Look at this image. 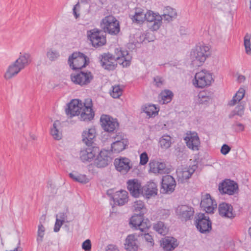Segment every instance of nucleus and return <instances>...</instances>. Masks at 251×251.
Masks as SVG:
<instances>
[{
	"mask_svg": "<svg viewBox=\"0 0 251 251\" xmlns=\"http://www.w3.org/2000/svg\"><path fill=\"white\" fill-rule=\"evenodd\" d=\"M31 61L30 55L25 53L21 54L19 57L9 66L4 75L6 79H10L16 76L22 70L24 69Z\"/></svg>",
	"mask_w": 251,
	"mask_h": 251,
	"instance_id": "f257e3e1",
	"label": "nucleus"
},
{
	"mask_svg": "<svg viewBox=\"0 0 251 251\" xmlns=\"http://www.w3.org/2000/svg\"><path fill=\"white\" fill-rule=\"evenodd\" d=\"M209 48L206 46H197L190 53L191 64L194 67H199L205 61L208 56Z\"/></svg>",
	"mask_w": 251,
	"mask_h": 251,
	"instance_id": "f03ea898",
	"label": "nucleus"
},
{
	"mask_svg": "<svg viewBox=\"0 0 251 251\" xmlns=\"http://www.w3.org/2000/svg\"><path fill=\"white\" fill-rule=\"evenodd\" d=\"M100 26L104 32L110 35H117L120 31L119 22L112 15H108L103 18L100 22Z\"/></svg>",
	"mask_w": 251,
	"mask_h": 251,
	"instance_id": "7ed1b4c3",
	"label": "nucleus"
},
{
	"mask_svg": "<svg viewBox=\"0 0 251 251\" xmlns=\"http://www.w3.org/2000/svg\"><path fill=\"white\" fill-rule=\"evenodd\" d=\"M68 63L73 70L80 71L89 64V58L80 52H74L69 56Z\"/></svg>",
	"mask_w": 251,
	"mask_h": 251,
	"instance_id": "20e7f679",
	"label": "nucleus"
},
{
	"mask_svg": "<svg viewBox=\"0 0 251 251\" xmlns=\"http://www.w3.org/2000/svg\"><path fill=\"white\" fill-rule=\"evenodd\" d=\"M212 81H214V79L212 74L203 70L196 74L193 83L195 87L202 88L210 86Z\"/></svg>",
	"mask_w": 251,
	"mask_h": 251,
	"instance_id": "39448f33",
	"label": "nucleus"
},
{
	"mask_svg": "<svg viewBox=\"0 0 251 251\" xmlns=\"http://www.w3.org/2000/svg\"><path fill=\"white\" fill-rule=\"evenodd\" d=\"M93 78L92 74L88 71L78 70L71 75V79L72 82L81 86L89 84Z\"/></svg>",
	"mask_w": 251,
	"mask_h": 251,
	"instance_id": "423d86ee",
	"label": "nucleus"
},
{
	"mask_svg": "<svg viewBox=\"0 0 251 251\" xmlns=\"http://www.w3.org/2000/svg\"><path fill=\"white\" fill-rule=\"evenodd\" d=\"M101 66L105 70H113L117 65L119 57L117 53L113 55L110 53H104L99 57Z\"/></svg>",
	"mask_w": 251,
	"mask_h": 251,
	"instance_id": "0eeeda50",
	"label": "nucleus"
},
{
	"mask_svg": "<svg viewBox=\"0 0 251 251\" xmlns=\"http://www.w3.org/2000/svg\"><path fill=\"white\" fill-rule=\"evenodd\" d=\"M87 35L92 46L95 48L101 47L106 43V37L102 34L101 30L94 28L88 30Z\"/></svg>",
	"mask_w": 251,
	"mask_h": 251,
	"instance_id": "6e6552de",
	"label": "nucleus"
},
{
	"mask_svg": "<svg viewBox=\"0 0 251 251\" xmlns=\"http://www.w3.org/2000/svg\"><path fill=\"white\" fill-rule=\"evenodd\" d=\"M145 20L148 23V27L151 31H157L162 25V17L158 13L149 10L145 13Z\"/></svg>",
	"mask_w": 251,
	"mask_h": 251,
	"instance_id": "1a4fd4ad",
	"label": "nucleus"
},
{
	"mask_svg": "<svg viewBox=\"0 0 251 251\" xmlns=\"http://www.w3.org/2000/svg\"><path fill=\"white\" fill-rule=\"evenodd\" d=\"M196 225L201 233H208L212 229V223L208 216L203 213H199L196 217Z\"/></svg>",
	"mask_w": 251,
	"mask_h": 251,
	"instance_id": "9d476101",
	"label": "nucleus"
},
{
	"mask_svg": "<svg viewBox=\"0 0 251 251\" xmlns=\"http://www.w3.org/2000/svg\"><path fill=\"white\" fill-rule=\"evenodd\" d=\"M178 218L182 222H186L192 219L194 214V208L187 204L178 205L176 209Z\"/></svg>",
	"mask_w": 251,
	"mask_h": 251,
	"instance_id": "9b49d317",
	"label": "nucleus"
},
{
	"mask_svg": "<svg viewBox=\"0 0 251 251\" xmlns=\"http://www.w3.org/2000/svg\"><path fill=\"white\" fill-rule=\"evenodd\" d=\"M102 128L107 132H113L119 127V123L116 119L107 115H102L100 119Z\"/></svg>",
	"mask_w": 251,
	"mask_h": 251,
	"instance_id": "f8f14e48",
	"label": "nucleus"
},
{
	"mask_svg": "<svg viewBox=\"0 0 251 251\" xmlns=\"http://www.w3.org/2000/svg\"><path fill=\"white\" fill-rule=\"evenodd\" d=\"M91 99H88L83 103L82 107L80 111L79 119L81 121H90L93 119L95 113L92 109Z\"/></svg>",
	"mask_w": 251,
	"mask_h": 251,
	"instance_id": "ddd939ff",
	"label": "nucleus"
},
{
	"mask_svg": "<svg viewBox=\"0 0 251 251\" xmlns=\"http://www.w3.org/2000/svg\"><path fill=\"white\" fill-rule=\"evenodd\" d=\"M176 186V182L173 176L167 175L162 177L160 189L162 193H172L175 190Z\"/></svg>",
	"mask_w": 251,
	"mask_h": 251,
	"instance_id": "4468645a",
	"label": "nucleus"
},
{
	"mask_svg": "<svg viewBox=\"0 0 251 251\" xmlns=\"http://www.w3.org/2000/svg\"><path fill=\"white\" fill-rule=\"evenodd\" d=\"M238 185L233 180L226 179L219 185V190L222 194L233 195L238 189Z\"/></svg>",
	"mask_w": 251,
	"mask_h": 251,
	"instance_id": "2eb2a0df",
	"label": "nucleus"
},
{
	"mask_svg": "<svg viewBox=\"0 0 251 251\" xmlns=\"http://www.w3.org/2000/svg\"><path fill=\"white\" fill-rule=\"evenodd\" d=\"M83 103L78 100H73L67 105L65 112L68 116L72 117L79 116L82 107Z\"/></svg>",
	"mask_w": 251,
	"mask_h": 251,
	"instance_id": "dca6fc26",
	"label": "nucleus"
},
{
	"mask_svg": "<svg viewBox=\"0 0 251 251\" xmlns=\"http://www.w3.org/2000/svg\"><path fill=\"white\" fill-rule=\"evenodd\" d=\"M100 149L96 146L88 147L80 151V158L83 162L91 161L99 152Z\"/></svg>",
	"mask_w": 251,
	"mask_h": 251,
	"instance_id": "f3484780",
	"label": "nucleus"
},
{
	"mask_svg": "<svg viewBox=\"0 0 251 251\" xmlns=\"http://www.w3.org/2000/svg\"><path fill=\"white\" fill-rule=\"evenodd\" d=\"M114 163L116 170L123 175L127 174L132 167L131 161L126 157L116 158Z\"/></svg>",
	"mask_w": 251,
	"mask_h": 251,
	"instance_id": "a211bd4d",
	"label": "nucleus"
},
{
	"mask_svg": "<svg viewBox=\"0 0 251 251\" xmlns=\"http://www.w3.org/2000/svg\"><path fill=\"white\" fill-rule=\"evenodd\" d=\"M201 207L203 208L207 213H213L217 208V203L214 200L212 199L209 194H206L201 198Z\"/></svg>",
	"mask_w": 251,
	"mask_h": 251,
	"instance_id": "6ab92c4d",
	"label": "nucleus"
},
{
	"mask_svg": "<svg viewBox=\"0 0 251 251\" xmlns=\"http://www.w3.org/2000/svg\"><path fill=\"white\" fill-rule=\"evenodd\" d=\"M96 132L94 128L84 130L82 133V142L88 147L96 146L95 141Z\"/></svg>",
	"mask_w": 251,
	"mask_h": 251,
	"instance_id": "aec40b11",
	"label": "nucleus"
},
{
	"mask_svg": "<svg viewBox=\"0 0 251 251\" xmlns=\"http://www.w3.org/2000/svg\"><path fill=\"white\" fill-rule=\"evenodd\" d=\"M127 185V189L132 196L137 198L142 195L141 184L137 179L128 180Z\"/></svg>",
	"mask_w": 251,
	"mask_h": 251,
	"instance_id": "412c9836",
	"label": "nucleus"
},
{
	"mask_svg": "<svg viewBox=\"0 0 251 251\" xmlns=\"http://www.w3.org/2000/svg\"><path fill=\"white\" fill-rule=\"evenodd\" d=\"M157 184L153 181H149L142 188V195L146 198L155 196L157 194Z\"/></svg>",
	"mask_w": 251,
	"mask_h": 251,
	"instance_id": "4be33fe9",
	"label": "nucleus"
},
{
	"mask_svg": "<svg viewBox=\"0 0 251 251\" xmlns=\"http://www.w3.org/2000/svg\"><path fill=\"white\" fill-rule=\"evenodd\" d=\"M184 140L186 141L187 146L188 148L193 151H197L199 150L200 141L199 137L196 133L190 132L189 134L187 133V136L184 138Z\"/></svg>",
	"mask_w": 251,
	"mask_h": 251,
	"instance_id": "5701e85b",
	"label": "nucleus"
},
{
	"mask_svg": "<svg viewBox=\"0 0 251 251\" xmlns=\"http://www.w3.org/2000/svg\"><path fill=\"white\" fill-rule=\"evenodd\" d=\"M115 53H117L118 56L119 57V64L126 67L130 65L132 57L127 51L122 50L121 49L117 48L115 50Z\"/></svg>",
	"mask_w": 251,
	"mask_h": 251,
	"instance_id": "b1692460",
	"label": "nucleus"
},
{
	"mask_svg": "<svg viewBox=\"0 0 251 251\" xmlns=\"http://www.w3.org/2000/svg\"><path fill=\"white\" fill-rule=\"evenodd\" d=\"M218 210L222 217L231 219L235 216V214L233 212L232 206L228 203L223 202L220 204Z\"/></svg>",
	"mask_w": 251,
	"mask_h": 251,
	"instance_id": "393cba45",
	"label": "nucleus"
},
{
	"mask_svg": "<svg viewBox=\"0 0 251 251\" xmlns=\"http://www.w3.org/2000/svg\"><path fill=\"white\" fill-rule=\"evenodd\" d=\"M94 161L95 165L98 168H103L108 164L109 156L105 151H99Z\"/></svg>",
	"mask_w": 251,
	"mask_h": 251,
	"instance_id": "a878e982",
	"label": "nucleus"
},
{
	"mask_svg": "<svg viewBox=\"0 0 251 251\" xmlns=\"http://www.w3.org/2000/svg\"><path fill=\"white\" fill-rule=\"evenodd\" d=\"M178 244L176 239L172 237H166L162 239L161 246L165 251L174 250Z\"/></svg>",
	"mask_w": 251,
	"mask_h": 251,
	"instance_id": "bb28decb",
	"label": "nucleus"
},
{
	"mask_svg": "<svg viewBox=\"0 0 251 251\" xmlns=\"http://www.w3.org/2000/svg\"><path fill=\"white\" fill-rule=\"evenodd\" d=\"M128 193L126 191L121 190L116 192L113 196V200L115 204L123 205L128 201Z\"/></svg>",
	"mask_w": 251,
	"mask_h": 251,
	"instance_id": "cd10ccee",
	"label": "nucleus"
},
{
	"mask_svg": "<svg viewBox=\"0 0 251 251\" xmlns=\"http://www.w3.org/2000/svg\"><path fill=\"white\" fill-rule=\"evenodd\" d=\"M125 246L128 251H136L138 248V240L134 235H129L126 238Z\"/></svg>",
	"mask_w": 251,
	"mask_h": 251,
	"instance_id": "c85d7f7f",
	"label": "nucleus"
},
{
	"mask_svg": "<svg viewBox=\"0 0 251 251\" xmlns=\"http://www.w3.org/2000/svg\"><path fill=\"white\" fill-rule=\"evenodd\" d=\"M150 171L154 174H163L165 173L166 164L163 162L157 161H150L149 163Z\"/></svg>",
	"mask_w": 251,
	"mask_h": 251,
	"instance_id": "c756f323",
	"label": "nucleus"
},
{
	"mask_svg": "<svg viewBox=\"0 0 251 251\" xmlns=\"http://www.w3.org/2000/svg\"><path fill=\"white\" fill-rule=\"evenodd\" d=\"M132 22L137 24H142L145 21V13L144 10L141 8H136L133 15H130Z\"/></svg>",
	"mask_w": 251,
	"mask_h": 251,
	"instance_id": "7c9ffc66",
	"label": "nucleus"
},
{
	"mask_svg": "<svg viewBox=\"0 0 251 251\" xmlns=\"http://www.w3.org/2000/svg\"><path fill=\"white\" fill-rule=\"evenodd\" d=\"M128 144L126 139H122L121 140H117L111 144V151L113 153H119L123 151Z\"/></svg>",
	"mask_w": 251,
	"mask_h": 251,
	"instance_id": "2f4dec72",
	"label": "nucleus"
},
{
	"mask_svg": "<svg viewBox=\"0 0 251 251\" xmlns=\"http://www.w3.org/2000/svg\"><path fill=\"white\" fill-rule=\"evenodd\" d=\"M132 208L134 214L136 215H144L147 212V209L144 202L140 200L134 202Z\"/></svg>",
	"mask_w": 251,
	"mask_h": 251,
	"instance_id": "473e14b6",
	"label": "nucleus"
},
{
	"mask_svg": "<svg viewBox=\"0 0 251 251\" xmlns=\"http://www.w3.org/2000/svg\"><path fill=\"white\" fill-rule=\"evenodd\" d=\"M197 168L196 166L194 165L192 167L184 168L178 173V176L182 180L189 179L194 173Z\"/></svg>",
	"mask_w": 251,
	"mask_h": 251,
	"instance_id": "72a5a7b5",
	"label": "nucleus"
},
{
	"mask_svg": "<svg viewBox=\"0 0 251 251\" xmlns=\"http://www.w3.org/2000/svg\"><path fill=\"white\" fill-rule=\"evenodd\" d=\"M60 122L56 121L53 124V127L50 129V134L54 139L60 140L62 138V133L59 131Z\"/></svg>",
	"mask_w": 251,
	"mask_h": 251,
	"instance_id": "f704fd0d",
	"label": "nucleus"
},
{
	"mask_svg": "<svg viewBox=\"0 0 251 251\" xmlns=\"http://www.w3.org/2000/svg\"><path fill=\"white\" fill-rule=\"evenodd\" d=\"M199 102L201 104H204L212 99L213 94L207 91L200 92L198 95Z\"/></svg>",
	"mask_w": 251,
	"mask_h": 251,
	"instance_id": "c9c22d12",
	"label": "nucleus"
},
{
	"mask_svg": "<svg viewBox=\"0 0 251 251\" xmlns=\"http://www.w3.org/2000/svg\"><path fill=\"white\" fill-rule=\"evenodd\" d=\"M143 111L150 117H154L158 114L159 109L154 104L145 105L142 107Z\"/></svg>",
	"mask_w": 251,
	"mask_h": 251,
	"instance_id": "e433bc0d",
	"label": "nucleus"
},
{
	"mask_svg": "<svg viewBox=\"0 0 251 251\" xmlns=\"http://www.w3.org/2000/svg\"><path fill=\"white\" fill-rule=\"evenodd\" d=\"M245 90L243 88H240L235 95L233 97L232 100L229 102L230 106L234 105L237 102L240 101L244 97Z\"/></svg>",
	"mask_w": 251,
	"mask_h": 251,
	"instance_id": "4c0bfd02",
	"label": "nucleus"
},
{
	"mask_svg": "<svg viewBox=\"0 0 251 251\" xmlns=\"http://www.w3.org/2000/svg\"><path fill=\"white\" fill-rule=\"evenodd\" d=\"M153 229L158 233L161 235H165L168 232V229L163 222L159 221L154 223L153 225Z\"/></svg>",
	"mask_w": 251,
	"mask_h": 251,
	"instance_id": "58836bf2",
	"label": "nucleus"
},
{
	"mask_svg": "<svg viewBox=\"0 0 251 251\" xmlns=\"http://www.w3.org/2000/svg\"><path fill=\"white\" fill-rule=\"evenodd\" d=\"M244 113V107L241 104L238 105L229 114V118H234L236 116L241 117Z\"/></svg>",
	"mask_w": 251,
	"mask_h": 251,
	"instance_id": "ea45409f",
	"label": "nucleus"
},
{
	"mask_svg": "<svg viewBox=\"0 0 251 251\" xmlns=\"http://www.w3.org/2000/svg\"><path fill=\"white\" fill-rule=\"evenodd\" d=\"M163 104L167 103L170 102L174 96L173 92L169 90H165L162 91L160 95Z\"/></svg>",
	"mask_w": 251,
	"mask_h": 251,
	"instance_id": "a19ab883",
	"label": "nucleus"
},
{
	"mask_svg": "<svg viewBox=\"0 0 251 251\" xmlns=\"http://www.w3.org/2000/svg\"><path fill=\"white\" fill-rule=\"evenodd\" d=\"M138 222L139 224L137 225L136 228L135 229H139L143 233H146L151 226L150 222L148 219L145 220L144 219L143 220L139 221Z\"/></svg>",
	"mask_w": 251,
	"mask_h": 251,
	"instance_id": "79ce46f5",
	"label": "nucleus"
},
{
	"mask_svg": "<svg viewBox=\"0 0 251 251\" xmlns=\"http://www.w3.org/2000/svg\"><path fill=\"white\" fill-rule=\"evenodd\" d=\"M70 177L76 182L86 183L88 182V179L85 175L77 174L76 173H70Z\"/></svg>",
	"mask_w": 251,
	"mask_h": 251,
	"instance_id": "37998d69",
	"label": "nucleus"
},
{
	"mask_svg": "<svg viewBox=\"0 0 251 251\" xmlns=\"http://www.w3.org/2000/svg\"><path fill=\"white\" fill-rule=\"evenodd\" d=\"M159 143L162 148L167 149L171 145V138L169 135H163L160 138Z\"/></svg>",
	"mask_w": 251,
	"mask_h": 251,
	"instance_id": "c03bdc74",
	"label": "nucleus"
},
{
	"mask_svg": "<svg viewBox=\"0 0 251 251\" xmlns=\"http://www.w3.org/2000/svg\"><path fill=\"white\" fill-rule=\"evenodd\" d=\"M144 215H140V214L134 215L131 217L130 219L129 224L132 228H136V226L139 223L138 222L139 221L143 220Z\"/></svg>",
	"mask_w": 251,
	"mask_h": 251,
	"instance_id": "a18cd8bd",
	"label": "nucleus"
},
{
	"mask_svg": "<svg viewBox=\"0 0 251 251\" xmlns=\"http://www.w3.org/2000/svg\"><path fill=\"white\" fill-rule=\"evenodd\" d=\"M46 55L50 61H53L56 60L59 57L60 54L57 50L49 49L47 51Z\"/></svg>",
	"mask_w": 251,
	"mask_h": 251,
	"instance_id": "49530a36",
	"label": "nucleus"
},
{
	"mask_svg": "<svg viewBox=\"0 0 251 251\" xmlns=\"http://www.w3.org/2000/svg\"><path fill=\"white\" fill-rule=\"evenodd\" d=\"M140 236L146 242L147 245L150 247H153L154 245L152 236L149 233H142Z\"/></svg>",
	"mask_w": 251,
	"mask_h": 251,
	"instance_id": "de8ad7c7",
	"label": "nucleus"
},
{
	"mask_svg": "<svg viewBox=\"0 0 251 251\" xmlns=\"http://www.w3.org/2000/svg\"><path fill=\"white\" fill-rule=\"evenodd\" d=\"M251 38V35L247 33L244 37V46L245 48L246 52L248 54H251V43L250 39Z\"/></svg>",
	"mask_w": 251,
	"mask_h": 251,
	"instance_id": "09e8293b",
	"label": "nucleus"
},
{
	"mask_svg": "<svg viewBox=\"0 0 251 251\" xmlns=\"http://www.w3.org/2000/svg\"><path fill=\"white\" fill-rule=\"evenodd\" d=\"M122 92L123 90L120 85H115L112 87V91L110 93V95L113 98H119L122 95Z\"/></svg>",
	"mask_w": 251,
	"mask_h": 251,
	"instance_id": "8fccbe9b",
	"label": "nucleus"
},
{
	"mask_svg": "<svg viewBox=\"0 0 251 251\" xmlns=\"http://www.w3.org/2000/svg\"><path fill=\"white\" fill-rule=\"evenodd\" d=\"M45 227L42 224L38 226V237L37 241L38 244L41 243L43 241V238L44 236Z\"/></svg>",
	"mask_w": 251,
	"mask_h": 251,
	"instance_id": "3c124183",
	"label": "nucleus"
},
{
	"mask_svg": "<svg viewBox=\"0 0 251 251\" xmlns=\"http://www.w3.org/2000/svg\"><path fill=\"white\" fill-rule=\"evenodd\" d=\"M232 127L235 129V131L237 132L243 131L244 130V126L239 123L237 122H235L233 125Z\"/></svg>",
	"mask_w": 251,
	"mask_h": 251,
	"instance_id": "603ef678",
	"label": "nucleus"
},
{
	"mask_svg": "<svg viewBox=\"0 0 251 251\" xmlns=\"http://www.w3.org/2000/svg\"><path fill=\"white\" fill-rule=\"evenodd\" d=\"M140 164L144 165L147 163L149 160V157L147 153L146 152H143L140 156Z\"/></svg>",
	"mask_w": 251,
	"mask_h": 251,
	"instance_id": "864d4df0",
	"label": "nucleus"
},
{
	"mask_svg": "<svg viewBox=\"0 0 251 251\" xmlns=\"http://www.w3.org/2000/svg\"><path fill=\"white\" fill-rule=\"evenodd\" d=\"M91 242L89 239L86 240L82 244V248L85 251H91Z\"/></svg>",
	"mask_w": 251,
	"mask_h": 251,
	"instance_id": "5fc2aeb1",
	"label": "nucleus"
},
{
	"mask_svg": "<svg viewBox=\"0 0 251 251\" xmlns=\"http://www.w3.org/2000/svg\"><path fill=\"white\" fill-rule=\"evenodd\" d=\"M153 80L155 82V85L157 87H160L163 84L164 80L160 76H156L154 77Z\"/></svg>",
	"mask_w": 251,
	"mask_h": 251,
	"instance_id": "6e6d98bb",
	"label": "nucleus"
},
{
	"mask_svg": "<svg viewBox=\"0 0 251 251\" xmlns=\"http://www.w3.org/2000/svg\"><path fill=\"white\" fill-rule=\"evenodd\" d=\"M64 223V222H63L62 220H59V219L56 218V222H55V223L54 225V229H53L54 231L55 232H58L60 228L62 226V225Z\"/></svg>",
	"mask_w": 251,
	"mask_h": 251,
	"instance_id": "4d7b16f0",
	"label": "nucleus"
},
{
	"mask_svg": "<svg viewBox=\"0 0 251 251\" xmlns=\"http://www.w3.org/2000/svg\"><path fill=\"white\" fill-rule=\"evenodd\" d=\"M172 16L168 14L167 13H164L162 16V20L164 19L165 21H167L168 22H170L173 20V19L175 18V13L173 12V13H171Z\"/></svg>",
	"mask_w": 251,
	"mask_h": 251,
	"instance_id": "13d9d810",
	"label": "nucleus"
},
{
	"mask_svg": "<svg viewBox=\"0 0 251 251\" xmlns=\"http://www.w3.org/2000/svg\"><path fill=\"white\" fill-rule=\"evenodd\" d=\"M79 8H80L79 2H78L75 5H74L73 9V14L75 19H77L79 17V13H78V11H79Z\"/></svg>",
	"mask_w": 251,
	"mask_h": 251,
	"instance_id": "bf43d9fd",
	"label": "nucleus"
},
{
	"mask_svg": "<svg viewBox=\"0 0 251 251\" xmlns=\"http://www.w3.org/2000/svg\"><path fill=\"white\" fill-rule=\"evenodd\" d=\"M231 148L226 144H224L221 148V152L224 155H226L230 151Z\"/></svg>",
	"mask_w": 251,
	"mask_h": 251,
	"instance_id": "052dcab7",
	"label": "nucleus"
},
{
	"mask_svg": "<svg viewBox=\"0 0 251 251\" xmlns=\"http://www.w3.org/2000/svg\"><path fill=\"white\" fill-rule=\"evenodd\" d=\"M173 12L175 13L176 18L177 16L176 10L170 6H167L166 7L165 10V13H167L168 14L170 15V16H172L171 13H173Z\"/></svg>",
	"mask_w": 251,
	"mask_h": 251,
	"instance_id": "680f3d73",
	"label": "nucleus"
},
{
	"mask_svg": "<svg viewBox=\"0 0 251 251\" xmlns=\"http://www.w3.org/2000/svg\"><path fill=\"white\" fill-rule=\"evenodd\" d=\"M106 251H119V250L116 246L108 245L106 248Z\"/></svg>",
	"mask_w": 251,
	"mask_h": 251,
	"instance_id": "e2e57ef3",
	"label": "nucleus"
},
{
	"mask_svg": "<svg viewBox=\"0 0 251 251\" xmlns=\"http://www.w3.org/2000/svg\"><path fill=\"white\" fill-rule=\"evenodd\" d=\"M59 220H62L63 222H65L66 218L67 217V215L64 213H60L59 214Z\"/></svg>",
	"mask_w": 251,
	"mask_h": 251,
	"instance_id": "0e129e2a",
	"label": "nucleus"
},
{
	"mask_svg": "<svg viewBox=\"0 0 251 251\" xmlns=\"http://www.w3.org/2000/svg\"><path fill=\"white\" fill-rule=\"evenodd\" d=\"M246 78L243 75H239L238 77L237 80L239 83L243 82L245 81Z\"/></svg>",
	"mask_w": 251,
	"mask_h": 251,
	"instance_id": "69168bd1",
	"label": "nucleus"
},
{
	"mask_svg": "<svg viewBox=\"0 0 251 251\" xmlns=\"http://www.w3.org/2000/svg\"><path fill=\"white\" fill-rule=\"evenodd\" d=\"M170 214V211L169 210H164L163 211V218H167Z\"/></svg>",
	"mask_w": 251,
	"mask_h": 251,
	"instance_id": "338daca9",
	"label": "nucleus"
},
{
	"mask_svg": "<svg viewBox=\"0 0 251 251\" xmlns=\"http://www.w3.org/2000/svg\"><path fill=\"white\" fill-rule=\"evenodd\" d=\"M20 242L19 241V243H18V246L15 248L13 251H22V248L20 246Z\"/></svg>",
	"mask_w": 251,
	"mask_h": 251,
	"instance_id": "774afa93",
	"label": "nucleus"
}]
</instances>
